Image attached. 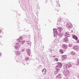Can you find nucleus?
I'll list each match as a JSON object with an SVG mask.
<instances>
[{
  "mask_svg": "<svg viewBox=\"0 0 79 79\" xmlns=\"http://www.w3.org/2000/svg\"><path fill=\"white\" fill-rule=\"evenodd\" d=\"M72 68V64L71 63H68L67 64H64V70L63 71V74L66 77H68L69 76L70 72L68 70L66 69H69Z\"/></svg>",
  "mask_w": 79,
  "mask_h": 79,
  "instance_id": "obj_1",
  "label": "nucleus"
},
{
  "mask_svg": "<svg viewBox=\"0 0 79 79\" xmlns=\"http://www.w3.org/2000/svg\"><path fill=\"white\" fill-rule=\"evenodd\" d=\"M18 41L20 43V44L21 45H23L25 43V40L22 39V37L19 38V39L18 40Z\"/></svg>",
  "mask_w": 79,
  "mask_h": 79,
  "instance_id": "obj_2",
  "label": "nucleus"
},
{
  "mask_svg": "<svg viewBox=\"0 0 79 79\" xmlns=\"http://www.w3.org/2000/svg\"><path fill=\"white\" fill-rule=\"evenodd\" d=\"M21 47V45L19 43H17L16 44V46H15V49L19 50V48Z\"/></svg>",
  "mask_w": 79,
  "mask_h": 79,
  "instance_id": "obj_3",
  "label": "nucleus"
},
{
  "mask_svg": "<svg viewBox=\"0 0 79 79\" xmlns=\"http://www.w3.org/2000/svg\"><path fill=\"white\" fill-rule=\"evenodd\" d=\"M53 30L54 31V37H56L58 35V33L57 32V29L54 28Z\"/></svg>",
  "mask_w": 79,
  "mask_h": 79,
  "instance_id": "obj_4",
  "label": "nucleus"
},
{
  "mask_svg": "<svg viewBox=\"0 0 79 79\" xmlns=\"http://www.w3.org/2000/svg\"><path fill=\"white\" fill-rule=\"evenodd\" d=\"M15 60L17 62H20V61H21V57H19V56H18L17 57H15Z\"/></svg>",
  "mask_w": 79,
  "mask_h": 79,
  "instance_id": "obj_5",
  "label": "nucleus"
},
{
  "mask_svg": "<svg viewBox=\"0 0 79 79\" xmlns=\"http://www.w3.org/2000/svg\"><path fill=\"white\" fill-rule=\"evenodd\" d=\"M66 26L69 28H71L73 27V26L71 25V23H67L66 24Z\"/></svg>",
  "mask_w": 79,
  "mask_h": 79,
  "instance_id": "obj_6",
  "label": "nucleus"
},
{
  "mask_svg": "<svg viewBox=\"0 0 79 79\" xmlns=\"http://www.w3.org/2000/svg\"><path fill=\"white\" fill-rule=\"evenodd\" d=\"M62 48L64 50H66L68 48V45L66 44H64L62 45Z\"/></svg>",
  "mask_w": 79,
  "mask_h": 79,
  "instance_id": "obj_7",
  "label": "nucleus"
},
{
  "mask_svg": "<svg viewBox=\"0 0 79 79\" xmlns=\"http://www.w3.org/2000/svg\"><path fill=\"white\" fill-rule=\"evenodd\" d=\"M73 49L77 51L79 50V47L78 46H76L73 47Z\"/></svg>",
  "mask_w": 79,
  "mask_h": 79,
  "instance_id": "obj_8",
  "label": "nucleus"
},
{
  "mask_svg": "<svg viewBox=\"0 0 79 79\" xmlns=\"http://www.w3.org/2000/svg\"><path fill=\"white\" fill-rule=\"evenodd\" d=\"M42 72L43 74L45 75L47 73V70L45 69H43Z\"/></svg>",
  "mask_w": 79,
  "mask_h": 79,
  "instance_id": "obj_9",
  "label": "nucleus"
},
{
  "mask_svg": "<svg viewBox=\"0 0 79 79\" xmlns=\"http://www.w3.org/2000/svg\"><path fill=\"white\" fill-rule=\"evenodd\" d=\"M15 54L16 55H21V54L20 51H16V49H15Z\"/></svg>",
  "mask_w": 79,
  "mask_h": 79,
  "instance_id": "obj_10",
  "label": "nucleus"
},
{
  "mask_svg": "<svg viewBox=\"0 0 79 79\" xmlns=\"http://www.w3.org/2000/svg\"><path fill=\"white\" fill-rule=\"evenodd\" d=\"M57 63V66H58L59 68H61L63 66V64L62 63L60 62H58Z\"/></svg>",
  "mask_w": 79,
  "mask_h": 79,
  "instance_id": "obj_11",
  "label": "nucleus"
},
{
  "mask_svg": "<svg viewBox=\"0 0 79 79\" xmlns=\"http://www.w3.org/2000/svg\"><path fill=\"white\" fill-rule=\"evenodd\" d=\"M27 44L28 47H31V42L30 41H28L27 42Z\"/></svg>",
  "mask_w": 79,
  "mask_h": 79,
  "instance_id": "obj_12",
  "label": "nucleus"
},
{
  "mask_svg": "<svg viewBox=\"0 0 79 79\" xmlns=\"http://www.w3.org/2000/svg\"><path fill=\"white\" fill-rule=\"evenodd\" d=\"M62 19L60 18L59 20L58 21L57 24H59L61 23V22H62Z\"/></svg>",
  "mask_w": 79,
  "mask_h": 79,
  "instance_id": "obj_13",
  "label": "nucleus"
},
{
  "mask_svg": "<svg viewBox=\"0 0 79 79\" xmlns=\"http://www.w3.org/2000/svg\"><path fill=\"white\" fill-rule=\"evenodd\" d=\"M60 67L59 66H57V65L56 67V69L57 71V72H58L60 71Z\"/></svg>",
  "mask_w": 79,
  "mask_h": 79,
  "instance_id": "obj_14",
  "label": "nucleus"
},
{
  "mask_svg": "<svg viewBox=\"0 0 79 79\" xmlns=\"http://www.w3.org/2000/svg\"><path fill=\"white\" fill-rule=\"evenodd\" d=\"M26 51L29 56L31 55V50L29 49H26Z\"/></svg>",
  "mask_w": 79,
  "mask_h": 79,
  "instance_id": "obj_15",
  "label": "nucleus"
},
{
  "mask_svg": "<svg viewBox=\"0 0 79 79\" xmlns=\"http://www.w3.org/2000/svg\"><path fill=\"white\" fill-rule=\"evenodd\" d=\"M73 37L74 39H75L76 40H78V37L75 35H73Z\"/></svg>",
  "mask_w": 79,
  "mask_h": 79,
  "instance_id": "obj_16",
  "label": "nucleus"
},
{
  "mask_svg": "<svg viewBox=\"0 0 79 79\" xmlns=\"http://www.w3.org/2000/svg\"><path fill=\"white\" fill-rule=\"evenodd\" d=\"M62 58L63 60H66L67 58V56L66 55H63Z\"/></svg>",
  "mask_w": 79,
  "mask_h": 79,
  "instance_id": "obj_17",
  "label": "nucleus"
},
{
  "mask_svg": "<svg viewBox=\"0 0 79 79\" xmlns=\"http://www.w3.org/2000/svg\"><path fill=\"white\" fill-rule=\"evenodd\" d=\"M64 42H65L68 41V37H65L63 39Z\"/></svg>",
  "mask_w": 79,
  "mask_h": 79,
  "instance_id": "obj_18",
  "label": "nucleus"
},
{
  "mask_svg": "<svg viewBox=\"0 0 79 79\" xmlns=\"http://www.w3.org/2000/svg\"><path fill=\"white\" fill-rule=\"evenodd\" d=\"M70 36V35L68 33L66 32L65 34V36L67 37H68Z\"/></svg>",
  "mask_w": 79,
  "mask_h": 79,
  "instance_id": "obj_19",
  "label": "nucleus"
},
{
  "mask_svg": "<svg viewBox=\"0 0 79 79\" xmlns=\"http://www.w3.org/2000/svg\"><path fill=\"white\" fill-rule=\"evenodd\" d=\"M70 54L72 56H74L76 55V53L75 52H70Z\"/></svg>",
  "mask_w": 79,
  "mask_h": 79,
  "instance_id": "obj_20",
  "label": "nucleus"
},
{
  "mask_svg": "<svg viewBox=\"0 0 79 79\" xmlns=\"http://www.w3.org/2000/svg\"><path fill=\"white\" fill-rule=\"evenodd\" d=\"M61 75L60 74H59L56 77V78H58L59 79H61Z\"/></svg>",
  "mask_w": 79,
  "mask_h": 79,
  "instance_id": "obj_21",
  "label": "nucleus"
},
{
  "mask_svg": "<svg viewBox=\"0 0 79 79\" xmlns=\"http://www.w3.org/2000/svg\"><path fill=\"white\" fill-rule=\"evenodd\" d=\"M63 35H64V34H63L62 33H60L59 34V36L60 37H63Z\"/></svg>",
  "mask_w": 79,
  "mask_h": 79,
  "instance_id": "obj_22",
  "label": "nucleus"
},
{
  "mask_svg": "<svg viewBox=\"0 0 79 79\" xmlns=\"http://www.w3.org/2000/svg\"><path fill=\"white\" fill-rule=\"evenodd\" d=\"M58 29L59 31H60V32H61L63 30V28L61 27H58Z\"/></svg>",
  "mask_w": 79,
  "mask_h": 79,
  "instance_id": "obj_23",
  "label": "nucleus"
},
{
  "mask_svg": "<svg viewBox=\"0 0 79 79\" xmlns=\"http://www.w3.org/2000/svg\"><path fill=\"white\" fill-rule=\"evenodd\" d=\"M26 63H27V61L25 60H23V63L24 64V65H25L26 64Z\"/></svg>",
  "mask_w": 79,
  "mask_h": 79,
  "instance_id": "obj_24",
  "label": "nucleus"
},
{
  "mask_svg": "<svg viewBox=\"0 0 79 79\" xmlns=\"http://www.w3.org/2000/svg\"><path fill=\"white\" fill-rule=\"evenodd\" d=\"M60 52L61 54H62V53H64L63 50L62 49H61L60 50Z\"/></svg>",
  "mask_w": 79,
  "mask_h": 79,
  "instance_id": "obj_25",
  "label": "nucleus"
},
{
  "mask_svg": "<svg viewBox=\"0 0 79 79\" xmlns=\"http://www.w3.org/2000/svg\"><path fill=\"white\" fill-rule=\"evenodd\" d=\"M76 64L77 66H79V60H77V63H76Z\"/></svg>",
  "mask_w": 79,
  "mask_h": 79,
  "instance_id": "obj_26",
  "label": "nucleus"
},
{
  "mask_svg": "<svg viewBox=\"0 0 79 79\" xmlns=\"http://www.w3.org/2000/svg\"><path fill=\"white\" fill-rule=\"evenodd\" d=\"M29 59H30V58H28V57H27V58H25V60L26 61H28V60H29Z\"/></svg>",
  "mask_w": 79,
  "mask_h": 79,
  "instance_id": "obj_27",
  "label": "nucleus"
},
{
  "mask_svg": "<svg viewBox=\"0 0 79 79\" xmlns=\"http://www.w3.org/2000/svg\"><path fill=\"white\" fill-rule=\"evenodd\" d=\"M54 60L55 61H58V59L57 58H55L54 59Z\"/></svg>",
  "mask_w": 79,
  "mask_h": 79,
  "instance_id": "obj_28",
  "label": "nucleus"
},
{
  "mask_svg": "<svg viewBox=\"0 0 79 79\" xmlns=\"http://www.w3.org/2000/svg\"><path fill=\"white\" fill-rule=\"evenodd\" d=\"M56 6L57 7H60V4L58 3V4L57 3L56 5Z\"/></svg>",
  "mask_w": 79,
  "mask_h": 79,
  "instance_id": "obj_29",
  "label": "nucleus"
},
{
  "mask_svg": "<svg viewBox=\"0 0 79 79\" xmlns=\"http://www.w3.org/2000/svg\"><path fill=\"white\" fill-rule=\"evenodd\" d=\"M24 50H25V48H23V49H22L21 52H23V51H24Z\"/></svg>",
  "mask_w": 79,
  "mask_h": 79,
  "instance_id": "obj_30",
  "label": "nucleus"
},
{
  "mask_svg": "<svg viewBox=\"0 0 79 79\" xmlns=\"http://www.w3.org/2000/svg\"><path fill=\"white\" fill-rule=\"evenodd\" d=\"M69 47H73V44H71L69 45Z\"/></svg>",
  "mask_w": 79,
  "mask_h": 79,
  "instance_id": "obj_31",
  "label": "nucleus"
},
{
  "mask_svg": "<svg viewBox=\"0 0 79 79\" xmlns=\"http://www.w3.org/2000/svg\"><path fill=\"white\" fill-rule=\"evenodd\" d=\"M77 77L78 78H79V73H77Z\"/></svg>",
  "mask_w": 79,
  "mask_h": 79,
  "instance_id": "obj_32",
  "label": "nucleus"
},
{
  "mask_svg": "<svg viewBox=\"0 0 79 79\" xmlns=\"http://www.w3.org/2000/svg\"><path fill=\"white\" fill-rule=\"evenodd\" d=\"M53 58H55V57H56V56H52Z\"/></svg>",
  "mask_w": 79,
  "mask_h": 79,
  "instance_id": "obj_33",
  "label": "nucleus"
},
{
  "mask_svg": "<svg viewBox=\"0 0 79 79\" xmlns=\"http://www.w3.org/2000/svg\"><path fill=\"white\" fill-rule=\"evenodd\" d=\"M56 11H59V10H57V9H56Z\"/></svg>",
  "mask_w": 79,
  "mask_h": 79,
  "instance_id": "obj_34",
  "label": "nucleus"
},
{
  "mask_svg": "<svg viewBox=\"0 0 79 79\" xmlns=\"http://www.w3.org/2000/svg\"><path fill=\"white\" fill-rule=\"evenodd\" d=\"M2 30L0 29V33H1L2 32Z\"/></svg>",
  "mask_w": 79,
  "mask_h": 79,
  "instance_id": "obj_35",
  "label": "nucleus"
},
{
  "mask_svg": "<svg viewBox=\"0 0 79 79\" xmlns=\"http://www.w3.org/2000/svg\"><path fill=\"white\" fill-rule=\"evenodd\" d=\"M77 42L78 44H79V40H78L77 41Z\"/></svg>",
  "mask_w": 79,
  "mask_h": 79,
  "instance_id": "obj_36",
  "label": "nucleus"
},
{
  "mask_svg": "<svg viewBox=\"0 0 79 79\" xmlns=\"http://www.w3.org/2000/svg\"><path fill=\"white\" fill-rule=\"evenodd\" d=\"M64 79H68V77H66V78H64Z\"/></svg>",
  "mask_w": 79,
  "mask_h": 79,
  "instance_id": "obj_37",
  "label": "nucleus"
},
{
  "mask_svg": "<svg viewBox=\"0 0 79 79\" xmlns=\"http://www.w3.org/2000/svg\"><path fill=\"white\" fill-rule=\"evenodd\" d=\"M2 56V54L1 53H0V56Z\"/></svg>",
  "mask_w": 79,
  "mask_h": 79,
  "instance_id": "obj_38",
  "label": "nucleus"
},
{
  "mask_svg": "<svg viewBox=\"0 0 79 79\" xmlns=\"http://www.w3.org/2000/svg\"><path fill=\"white\" fill-rule=\"evenodd\" d=\"M50 52H51V51H52V49H50Z\"/></svg>",
  "mask_w": 79,
  "mask_h": 79,
  "instance_id": "obj_39",
  "label": "nucleus"
},
{
  "mask_svg": "<svg viewBox=\"0 0 79 79\" xmlns=\"http://www.w3.org/2000/svg\"><path fill=\"white\" fill-rule=\"evenodd\" d=\"M40 79H41V78H40Z\"/></svg>",
  "mask_w": 79,
  "mask_h": 79,
  "instance_id": "obj_40",
  "label": "nucleus"
}]
</instances>
